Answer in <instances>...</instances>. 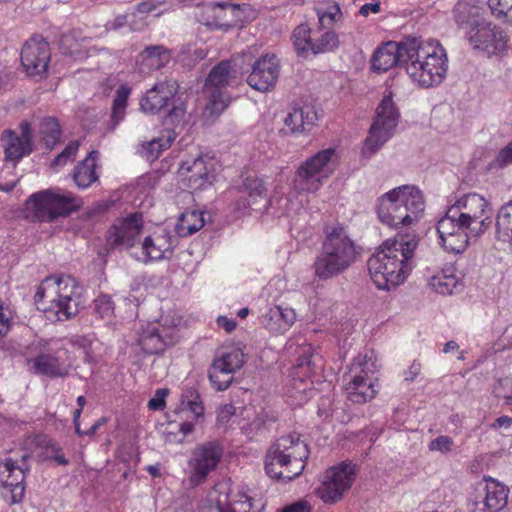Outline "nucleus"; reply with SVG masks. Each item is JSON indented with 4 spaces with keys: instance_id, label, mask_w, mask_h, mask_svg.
<instances>
[{
    "instance_id": "obj_32",
    "label": "nucleus",
    "mask_w": 512,
    "mask_h": 512,
    "mask_svg": "<svg viewBox=\"0 0 512 512\" xmlns=\"http://www.w3.org/2000/svg\"><path fill=\"white\" fill-rule=\"evenodd\" d=\"M31 371L37 375H45L51 378L66 377L68 370L62 366L57 356L50 353H41L28 360Z\"/></svg>"
},
{
    "instance_id": "obj_36",
    "label": "nucleus",
    "mask_w": 512,
    "mask_h": 512,
    "mask_svg": "<svg viewBox=\"0 0 512 512\" xmlns=\"http://www.w3.org/2000/svg\"><path fill=\"white\" fill-rule=\"evenodd\" d=\"M429 286L436 293L450 295L458 288L459 282L455 275L440 271L429 279Z\"/></svg>"
},
{
    "instance_id": "obj_20",
    "label": "nucleus",
    "mask_w": 512,
    "mask_h": 512,
    "mask_svg": "<svg viewBox=\"0 0 512 512\" xmlns=\"http://www.w3.org/2000/svg\"><path fill=\"white\" fill-rule=\"evenodd\" d=\"M355 472L351 464L342 463L325 472L321 485L317 488V496L325 503H335L342 499L354 481Z\"/></svg>"
},
{
    "instance_id": "obj_22",
    "label": "nucleus",
    "mask_w": 512,
    "mask_h": 512,
    "mask_svg": "<svg viewBox=\"0 0 512 512\" xmlns=\"http://www.w3.org/2000/svg\"><path fill=\"white\" fill-rule=\"evenodd\" d=\"M178 338L179 335L174 327L167 328L163 324L155 322L142 328L138 344L145 353L158 354L167 346L173 345Z\"/></svg>"
},
{
    "instance_id": "obj_26",
    "label": "nucleus",
    "mask_w": 512,
    "mask_h": 512,
    "mask_svg": "<svg viewBox=\"0 0 512 512\" xmlns=\"http://www.w3.org/2000/svg\"><path fill=\"white\" fill-rule=\"evenodd\" d=\"M5 151V159L17 163L24 156L32 151V131L30 124L22 122L20 124V135L11 130H6L2 137Z\"/></svg>"
},
{
    "instance_id": "obj_33",
    "label": "nucleus",
    "mask_w": 512,
    "mask_h": 512,
    "mask_svg": "<svg viewBox=\"0 0 512 512\" xmlns=\"http://www.w3.org/2000/svg\"><path fill=\"white\" fill-rule=\"evenodd\" d=\"M97 156V151H91L83 161L75 166L73 180L79 188L85 189L98 179L95 171Z\"/></svg>"
},
{
    "instance_id": "obj_62",
    "label": "nucleus",
    "mask_w": 512,
    "mask_h": 512,
    "mask_svg": "<svg viewBox=\"0 0 512 512\" xmlns=\"http://www.w3.org/2000/svg\"><path fill=\"white\" fill-rule=\"evenodd\" d=\"M380 11V3L379 2H376V3H367V4H364L361 8H360V11L359 13L364 16V17H367L370 13H378Z\"/></svg>"
},
{
    "instance_id": "obj_19",
    "label": "nucleus",
    "mask_w": 512,
    "mask_h": 512,
    "mask_svg": "<svg viewBox=\"0 0 512 512\" xmlns=\"http://www.w3.org/2000/svg\"><path fill=\"white\" fill-rule=\"evenodd\" d=\"M223 455L222 446L215 441L199 444L193 450L188 461L190 483L198 486L216 469Z\"/></svg>"
},
{
    "instance_id": "obj_3",
    "label": "nucleus",
    "mask_w": 512,
    "mask_h": 512,
    "mask_svg": "<svg viewBox=\"0 0 512 512\" xmlns=\"http://www.w3.org/2000/svg\"><path fill=\"white\" fill-rule=\"evenodd\" d=\"M405 70L413 82L421 87L440 84L447 73L448 58L445 49L436 40L422 41L406 38L404 47Z\"/></svg>"
},
{
    "instance_id": "obj_9",
    "label": "nucleus",
    "mask_w": 512,
    "mask_h": 512,
    "mask_svg": "<svg viewBox=\"0 0 512 512\" xmlns=\"http://www.w3.org/2000/svg\"><path fill=\"white\" fill-rule=\"evenodd\" d=\"M337 153L326 148L306 159L295 172L293 186L297 192H316L335 170Z\"/></svg>"
},
{
    "instance_id": "obj_59",
    "label": "nucleus",
    "mask_w": 512,
    "mask_h": 512,
    "mask_svg": "<svg viewBox=\"0 0 512 512\" xmlns=\"http://www.w3.org/2000/svg\"><path fill=\"white\" fill-rule=\"evenodd\" d=\"M10 328V313L6 314L0 305V337L5 336Z\"/></svg>"
},
{
    "instance_id": "obj_46",
    "label": "nucleus",
    "mask_w": 512,
    "mask_h": 512,
    "mask_svg": "<svg viewBox=\"0 0 512 512\" xmlns=\"http://www.w3.org/2000/svg\"><path fill=\"white\" fill-rule=\"evenodd\" d=\"M94 310L96 314L102 319H109L114 313V305L111 297L108 295H101L94 301Z\"/></svg>"
},
{
    "instance_id": "obj_30",
    "label": "nucleus",
    "mask_w": 512,
    "mask_h": 512,
    "mask_svg": "<svg viewBox=\"0 0 512 512\" xmlns=\"http://www.w3.org/2000/svg\"><path fill=\"white\" fill-rule=\"evenodd\" d=\"M317 113L311 107L293 108L284 118L283 134H296L305 131L315 125Z\"/></svg>"
},
{
    "instance_id": "obj_52",
    "label": "nucleus",
    "mask_w": 512,
    "mask_h": 512,
    "mask_svg": "<svg viewBox=\"0 0 512 512\" xmlns=\"http://www.w3.org/2000/svg\"><path fill=\"white\" fill-rule=\"evenodd\" d=\"M47 453H48V457L53 459L55 462H57V464L63 465V466L68 464V460L66 459V457L62 451V448L58 444L50 443L47 446Z\"/></svg>"
},
{
    "instance_id": "obj_43",
    "label": "nucleus",
    "mask_w": 512,
    "mask_h": 512,
    "mask_svg": "<svg viewBox=\"0 0 512 512\" xmlns=\"http://www.w3.org/2000/svg\"><path fill=\"white\" fill-rule=\"evenodd\" d=\"M242 191L247 193L249 198L255 199L257 197L265 196L266 187L262 179L253 175H248L243 180Z\"/></svg>"
},
{
    "instance_id": "obj_40",
    "label": "nucleus",
    "mask_w": 512,
    "mask_h": 512,
    "mask_svg": "<svg viewBox=\"0 0 512 512\" xmlns=\"http://www.w3.org/2000/svg\"><path fill=\"white\" fill-rule=\"evenodd\" d=\"M130 93H131V89L127 85H121L116 91V95L114 97L113 104H112V113H111V117H112V121L114 122V126L119 124L125 116L127 100H128Z\"/></svg>"
},
{
    "instance_id": "obj_34",
    "label": "nucleus",
    "mask_w": 512,
    "mask_h": 512,
    "mask_svg": "<svg viewBox=\"0 0 512 512\" xmlns=\"http://www.w3.org/2000/svg\"><path fill=\"white\" fill-rule=\"evenodd\" d=\"M204 212L197 210L186 211L181 214L177 223L180 236H189L199 231L205 224Z\"/></svg>"
},
{
    "instance_id": "obj_41",
    "label": "nucleus",
    "mask_w": 512,
    "mask_h": 512,
    "mask_svg": "<svg viewBox=\"0 0 512 512\" xmlns=\"http://www.w3.org/2000/svg\"><path fill=\"white\" fill-rule=\"evenodd\" d=\"M40 133L47 148H53L61 136V129L58 121L54 117L44 118L40 124Z\"/></svg>"
},
{
    "instance_id": "obj_58",
    "label": "nucleus",
    "mask_w": 512,
    "mask_h": 512,
    "mask_svg": "<svg viewBox=\"0 0 512 512\" xmlns=\"http://www.w3.org/2000/svg\"><path fill=\"white\" fill-rule=\"evenodd\" d=\"M421 372V364L417 361H413L409 368L404 372L405 380L412 382Z\"/></svg>"
},
{
    "instance_id": "obj_49",
    "label": "nucleus",
    "mask_w": 512,
    "mask_h": 512,
    "mask_svg": "<svg viewBox=\"0 0 512 512\" xmlns=\"http://www.w3.org/2000/svg\"><path fill=\"white\" fill-rule=\"evenodd\" d=\"M454 447V441L448 436H438L429 443V450L439 451L443 454H447L452 451Z\"/></svg>"
},
{
    "instance_id": "obj_23",
    "label": "nucleus",
    "mask_w": 512,
    "mask_h": 512,
    "mask_svg": "<svg viewBox=\"0 0 512 512\" xmlns=\"http://www.w3.org/2000/svg\"><path fill=\"white\" fill-rule=\"evenodd\" d=\"M143 229L141 213H133L118 220L109 230L107 241L112 247L131 248L139 240Z\"/></svg>"
},
{
    "instance_id": "obj_24",
    "label": "nucleus",
    "mask_w": 512,
    "mask_h": 512,
    "mask_svg": "<svg viewBox=\"0 0 512 512\" xmlns=\"http://www.w3.org/2000/svg\"><path fill=\"white\" fill-rule=\"evenodd\" d=\"M279 77V61L274 54H265L252 65L247 77L248 85L260 92L272 89Z\"/></svg>"
},
{
    "instance_id": "obj_48",
    "label": "nucleus",
    "mask_w": 512,
    "mask_h": 512,
    "mask_svg": "<svg viewBox=\"0 0 512 512\" xmlns=\"http://www.w3.org/2000/svg\"><path fill=\"white\" fill-rule=\"evenodd\" d=\"M78 149L79 142L71 141L70 143L67 144L65 149L54 158L51 165L53 167L65 165L69 159L73 158L76 155Z\"/></svg>"
},
{
    "instance_id": "obj_7",
    "label": "nucleus",
    "mask_w": 512,
    "mask_h": 512,
    "mask_svg": "<svg viewBox=\"0 0 512 512\" xmlns=\"http://www.w3.org/2000/svg\"><path fill=\"white\" fill-rule=\"evenodd\" d=\"M422 192L415 186L403 185L383 194L377 201L378 219L389 227L408 226L424 212Z\"/></svg>"
},
{
    "instance_id": "obj_1",
    "label": "nucleus",
    "mask_w": 512,
    "mask_h": 512,
    "mask_svg": "<svg viewBox=\"0 0 512 512\" xmlns=\"http://www.w3.org/2000/svg\"><path fill=\"white\" fill-rule=\"evenodd\" d=\"M491 223L492 209L487 200L477 193L467 194L449 207L438 221L440 243L446 251L462 253Z\"/></svg>"
},
{
    "instance_id": "obj_14",
    "label": "nucleus",
    "mask_w": 512,
    "mask_h": 512,
    "mask_svg": "<svg viewBox=\"0 0 512 512\" xmlns=\"http://www.w3.org/2000/svg\"><path fill=\"white\" fill-rule=\"evenodd\" d=\"M29 458L30 455L24 453L20 459L7 457L0 462L2 495L10 504H18L24 498L26 473L30 471Z\"/></svg>"
},
{
    "instance_id": "obj_35",
    "label": "nucleus",
    "mask_w": 512,
    "mask_h": 512,
    "mask_svg": "<svg viewBox=\"0 0 512 512\" xmlns=\"http://www.w3.org/2000/svg\"><path fill=\"white\" fill-rule=\"evenodd\" d=\"M176 138V132L168 127L159 137L154 138L146 143L145 154L148 160H154L159 157L160 153L168 149Z\"/></svg>"
},
{
    "instance_id": "obj_12",
    "label": "nucleus",
    "mask_w": 512,
    "mask_h": 512,
    "mask_svg": "<svg viewBox=\"0 0 512 512\" xmlns=\"http://www.w3.org/2000/svg\"><path fill=\"white\" fill-rule=\"evenodd\" d=\"M399 117L390 92L383 97L376 109L375 119L362 149L363 155L372 156L393 136Z\"/></svg>"
},
{
    "instance_id": "obj_28",
    "label": "nucleus",
    "mask_w": 512,
    "mask_h": 512,
    "mask_svg": "<svg viewBox=\"0 0 512 512\" xmlns=\"http://www.w3.org/2000/svg\"><path fill=\"white\" fill-rule=\"evenodd\" d=\"M405 45L406 39L399 43L391 41L380 46L372 56L373 70L386 72L398 64L405 67Z\"/></svg>"
},
{
    "instance_id": "obj_2",
    "label": "nucleus",
    "mask_w": 512,
    "mask_h": 512,
    "mask_svg": "<svg viewBox=\"0 0 512 512\" xmlns=\"http://www.w3.org/2000/svg\"><path fill=\"white\" fill-rule=\"evenodd\" d=\"M418 242L404 236L387 239L367 262L368 271L378 289L390 290L404 282L413 268Z\"/></svg>"
},
{
    "instance_id": "obj_37",
    "label": "nucleus",
    "mask_w": 512,
    "mask_h": 512,
    "mask_svg": "<svg viewBox=\"0 0 512 512\" xmlns=\"http://www.w3.org/2000/svg\"><path fill=\"white\" fill-rule=\"evenodd\" d=\"M317 359L320 360L319 357L313 354L310 346L303 347L297 359L296 374L304 377L315 374L317 369L321 368V365H318L316 362Z\"/></svg>"
},
{
    "instance_id": "obj_64",
    "label": "nucleus",
    "mask_w": 512,
    "mask_h": 512,
    "mask_svg": "<svg viewBox=\"0 0 512 512\" xmlns=\"http://www.w3.org/2000/svg\"><path fill=\"white\" fill-rule=\"evenodd\" d=\"M107 419L105 417L99 418L87 431H85V435L93 436L100 427L105 425Z\"/></svg>"
},
{
    "instance_id": "obj_4",
    "label": "nucleus",
    "mask_w": 512,
    "mask_h": 512,
    "mask_svg": "<svg viewBox=\"0 0 512 512\" xmlns=\"http://www.w3.org/2000/svg\"><path fill=\"white\" fill-rule=\"evenodd\" d=\"M83 289L69 277L45 278L35 293L38 310L50 321H66L75 317L84 305Z\"/></svg>"
},
{
    "instance_id": "obj_55",
    "label": "nucleus",
    "mask_w": 512,
    "mask_h": 512,
    "mask_svg": "<svg viewBox=\"0 0 512 512\" xmlns=\"http://www.w3.org/2000/svg\"><path fill=\"white\" fill-rule=\"evenodd\" d=\"M281 512H311V506L307 501L299 500L286 506Z\"/></svg>"
},
{
    "instance_id": "obj_42",
    "label": "nucleus",
    "mask_w": 512,
    "mask_h": 512,
    "mask_svg": "<svg viewBox=\"0 0 512 512\" xmlns=\"http://www.w3.org/2000/svg\"><path fill=\"white\" fill-rule=\"evenodd\" d=\"M496 227L512 241V200L504 204L497 215Z\"/></svg>"
},
{
    "instance_id": "obj_10",
    "label": "nucleus",
    "mask_w": 512,
    "mask_h": 512,
    "mask_svg": "<svg viewBox=\"0 0 512 512\" xmlns=\"http://www.w3.org/2000/svg\"><path fill=\"white\" fill-rule=\"evenodd\" d=\"M78 207L77 199L70 193L63 194L52 189L30 195L25 203L27 216L40 222H54L59 217L68 216Z\"/></svg>"
},
{
    "instance_id": "obj_50",
    "label": "nucleus",
    "mask_w": 512,
    "mask_h": 512,
    "mask_svg": "<svg viewBox=\"0 0 512 512\" xmlns=\"http://www.w3.org/2000/svg\"><path fill=\"white\" fill-rule=\"evenodd\" d=\"M340 14H341L340 8L337 5L329 8V10H327V11L319 10L317 12V15H318V23H319L320 28H325V27H329L330 25H332L336 21L337 17L340 16Z\"/></svg>"
},
{
    "instance_id": "obj_44",
    "label": "nucleus",
    "mask_w": 512,
    "mask_h": 512,
    "mask_svg": "<svg viewBox=\"0 0 512 512\" xmlns=\"http://www.w3.org/2000/svg\"><path fill=\"white\" fill-rule=\"evenodd\" d=\"M488 6L496 18L512 23V0H488Z\"/></svg>"
},
{
    "instance_id": "obj_27",
    "label": "nucleus",
    "mask_w": 512,
    "mask_h": 512,
    "mask_svg": "<svg viewBox=\"0 0 512 512\" xmlns=\"http://www.w3.org/2000/svg\"><path fill=\"white\" fill-rule=\"evenodd\" d=\"M175 246V239L165 229L146 236L142 242L144 261H158L170 258Z\"/></svg>"
},
{
    "instance_id": "obj_63",
    "label": "nucleus",
    "mask_w": 512,
    "mask_h": 512,
    "mask_svg": "<svg viewBox=\"0 0 512 512\" xmlns=\"http://www.w3.org/2000/svg\"><path fill=\"white\" fill-rule=\"evenodd\" d=\"M512 424V418H510L509 416H501V417H498L494 423L491 425L492 428L494 429H498V428H506L508 429Z\"/></svg>"
},
{
    "instance_id": "obj_61",
    "label": "nucleus",
    "mask_w": 512,
    "mask_h": 512,
    "mask_svg": "<svg viewBox=\"0 0 512 512\" xmlns=\"http://www.w3.org/2000/svg\"><path fill=\"white\" fill-rule=\"evenodd\" d=\"M217 323L219 327H222L228 333L232 332L236 327V322L225 316H219Z\"/></svg>"
},
{
    "instance_id": "obj_11",
    "label": "nucleus",
    "mask_w": 512,
    "mask_h": 512,
    "mask_svg": "<svg viewBox=\"0 0 512 512\" xmlns=\"http://www.w3.org/2000/svg\"><path fill=\"white\" fill-rule=\"evenodd\" d=\"M177 89L178 85L174 80L156 83L140 99V110L145 114L154 115L171 103L172 107L164 119V124H179L185 115L186 106L181 99H175Z\"/></svg>"
},
{
    "instance_id": "obj_54",
    "label": "nucleus",
    "mask_w": 512,
    "mask_h": 512,
    "mask_svg": "<svg viewBox=\"0 0 512 512\" xmlns=\"http://www.w3.org/2000/svg\"><path fill=\"white\" fill-rule=\"evenodd\" d=\"M166 390H157L155 396L149 400L148 407L151 410H162L165 406Z\"/></svg>"
},
{
    "instance_id": "obj_16",
    "label": "nucleus",
    "mask_w": 512,
    "mask_h": 512,
    "mask_svg": "<svg viewBox=\"0 0 512 512\" xmlns=\"http://www.w3.org/2000/svg\"><path fill=\"white\" fill-rule=\"evenodd\" d=\"M264 504L244 492L226 493L218 488L211 490L201 500L199 512H261Z\"/></svg>"
},
{
    "instance_id": "obj_5",
    "label": "nucleus",
    "mask_w": 512,
    "mask_h": 512,
    "mask_svg": "<svg viewBox=\"0 0 512 512\" xmlns=\"http://www.w3.org/2000/svg\"><path fill=\"white\" fill-rule=\"evenodd\" d=\"M453 18L474 50L490 56L505 49L507 40L503 30L485 19L481 7L469 1H459L454 6Z\"/></svg>"
},
{
    "instance_id": "obj_60",
    "label": "nucleus",
    "mask_w": 512,
    "mask_h": 512,
    "mask_svg": "<svg viewBox=\"0 0 512 512\" xmlns=\"http://www.w3.org/2000/svg\"><path fill=\"white\" fill-rule=\"evenodd\" d=\"M200 397V394L198 390L194 387H187L184 389L181 395V403L182 405L187 404L188 402H191L195 399H198Z\"/></svg>"
},
{
    "instance_id": "obj_8",
    "label": "nucleus",
    "mask_w": 512,
    "mask_h": 512,
    "mask_svg": "<svg viewBox=\"0 0 512 512\" xmlns=\"http://www.w3.org/2000/svg\"><path fill=\"white\" fill-rule=\"evenodd\" d=\"M308 456V446L298 434L282 436L266 455V473L274 479L293 480L303 472Z\"/></svg>"
},
{
    "instance_id": "obj_29",
    "label": "nucleus",
    "mask_w": 512,
    "mask_h": 512,
    "mask_svg": "<svg viewBox=\"0 0 512 512\" xmlns=\"http://www.w3.org/2000/svg\"><path fill=\"white\" fill-rule=\"evenodd\" d=\"M178 172L187 180L188 186L194 190L203 188L206 183H211L213 178L208 164L202 156L183 161Z\"/></svg>"
},
{
    "instance_id": "obj_45",
    "label": "nucleus",
    "mask_w": 512,
    "mask_h": 512,
    "mask_svg": "<svg viewBox=\"0 0 512 512\" xmlns=\"http://www.w3.org/2000/svg\"><path fill=\"white\" fill-rule=\"evenodd\" d=\"M262 324L271 332L283 334L282 324L280 320V306L269 308L262 315Z\"/></svg>"
},
{
    "instance_id": "obj_13",
    "label": "nucleus",
    "mask_w": 512,
    "mask_h": 512,
    "mask_svg": "<svg viewBox=\"0 0 512 512\" xmlns=\"http://www.w3.org/2000/svg\"><path fill=\"white\" fill-rule=\"evenodd\" d=\"M231 79L229 61H221L210 71L205 83L210 94L203 110L205 120L214 121L229 105L230 96L223 88L231 84Z\"/></svg>"
},
{
    "instance_id": "obj_39",
    "label": "nucleus",
    "mask_w": 512,
    "mask_h": 512,
    "mask_svg": "<svg viewBox=\"0 0 512 512\" xmlns=\"http://www.w3.org/2000/svg\"><path fill=\"white\" fill-rule=\"evenodd\" d=\"M312 53L314 55L332 52L339 46L338 35L331 30H326L320 36L313 38Z\"/></svg>"
},
{
    "instance_id": "obj_57",
    "label": "nucleus",
    "mask_w": 512,
    "mask_h": 512,
    "mask_svg": "<svg viewBox=\"0 0 512 512\" xmlns=\"http://www.w3.org/2000/svg\"><path fill=\"white\" fill-rule=\"evenodd\" d=\"M161 2L155 1V0H148L141 2L137 5V12L141 14L150 13L157 9L159 5H161Z\"/></svg>"
},
{
    "instance_id": "obj_31",
    "label": "nucleus",
    "mask_w": 512,
    "mask_h": 512,
    "mask_svg": "<svg viewBox=\"0 0 512 512\" xmlns=\"http://www.w3.org/2000/svg\"><path fill=\"white\" fill-rule=\"evenodd\" d=\"M169 59L170 53L163 45H151L139 54L137 64L141 73H148L162 68Z\"/></svg>"
},
{
    "instance_id": "obj_47",
    "label": "nucleus",
    "mask_w": 512,
    "mask_h": 512,
    "mask_svg": "<svg viewBox=\"0 0 512 512\" xmlns=\"http://www.w3.org/2000/svg\"><path fill=\"white\" fill-rule=\"evenodd\" d=\"M512 165V140L499 150L494 160L490 163L491 168H504Z\"/></svg>"
},
{
    "instance_id": "obj_6",
    "label": "nucleus",
    "mask_w": 512,
    "mask_h": 512,
    "mask_svg": "<svg viewBox=\"0 0 512 512\" xmlns=\"http://www.w3.org/2000/svg\"><path fill=\"white\" fill-rule=\"evenodd\" d=\"M358 246L343 227H333L317 252L312 268L320 281L334 279L346 272L357 260Z\"/></svg>"
},
{
    "instance_id": "obj_38",
    "label": "nucleus",
    "mask_w": 512,
    "mask_h": 512,
    "mask_svg": "<svg viewBox=\"0 0 512 512\" xmlns=\"http://www.w3.org/2000/svg\"><path fill=\"white\" fill-rule=\"evenodd\" d=\"M292 41L299 55H304L309 51L312 52L313 38L311 37V29L308 25H298L292 33Z\"/></svg>"
},
{
    "instance_id": "obj_17",
    "label": "nucleus",
    "mask_w": 512,
    "mask_h": 512,
    "mask_svg": "<svg viewBox=\"0 0 512 512\" xmlns=\"http://www.w3.org/2000/svg\"><path fill=\"white\" fill-rule=\"evenodd\" d=\"M229 15L239 21H249L254 18L255 11L248 4L212 3L198 7L195 17L207 27L227 29L232 26L228 22Z\"/></svg>"
},
{
    "instance_id": "obj_51",
    "label": "nucleus",
    "mask_w": 512,
    "mask_h": 512,
    "mask_svg": "<svg viewBox=\"0 0 512 512\" xmlns=\"http://www.w3.org/2000/svg\"><path fill=\"white\" fill-rule=\"evenodd\" d=\"M235 407L232 404H224L217 410V424L226 427L235 414Z\"/></svg>"
},
{
    "instance_id": "obj_21",
    "label": "nucleus",
    "mask_w": 512,
    "mask_h": 512,
    "mask_svg": "<svg viewBox=\"0 0 512 512\" xmlns=\"http://www.w3.org/2000/svg\"><path fill=\"white\" fill-rule=\"evenodd\" d=\"M49 44L40 35L31 37L21 51V62L26 72L31 76H42L50 61Z\"/></svg>"
},
{
    "instance_id": "obj_25",
    "label": "nucleus",
    "mask_w": 512,
    "mask_h": 512,
    "mask_svg": "<svg viewBox=\"0 0 512 512\" xmlns=\"http://www.w3.org/2000/svg\"><path fill=\"white\" fill-rule=\"evenodd\" d=\"M477 500L476 506L482 504V508H478L483 512H499L508 501V488L500 482L492 478H484L477 484Z\"/></svg>"
},
{
    "instance_id": "obj_53",
    "label": "nucleus",
    "mask_w": 512,
    "mask_h": 512,
    "mask_svg": "<svg viewBox=\"0 0 512 512\" xmlns=\"http://www.w3.org/2000/svg\"><path fill=\"white\" fill-rule=\"evenodd\" d=\"M280 320L283 333L286 332L296 320V314L291 308L280 307Z\"/></svg>"
},
{
    "instance_id": "obj_18",
    "label": "nucleus",
    "mask_w": 512,
    "mask_h": 512,
    "mask_svg": "<svg viewBox=\"0 0 512 512\" xmlns=\"http://www.w3.org/2000/svg\"><path fill=\"white\" fill-rule=\"evenodd\" d=\"M244 353L236 347L222 348L213 360L209 380L217 391L226 390L233 381L232 374L244 365Z\"/></svg>"
},
{
    "instance_id": "obj_15",
    "label": "nucleus",
    "mask_w": 512,
    "mask_h": 512,
    "mask_svg": "<svg viewBox=\"0 0 512 512\" xmlns=\"http://www.w3.org/2000/svg\"><path fill=\"white\" fill-rule=\"evenodd\" d=\"M377 367L367 355H359L354 359L351 371L354 373L346 385L348 399L357 404L372 400L377 391L374 388L375 378L373 374Z\"/></svg>"
},
{
    "instance_id": "obj_56",
    "label": "nucleus",
    "mask_w": 512,
    "mask_h": 512,
    "mask_svg": "<svg viewBox=\"0 0 512 512\" xmlns=\"http://www.w3.org/2000/svg\"><path fill=\"white\" fill-rule=\"evenodd\" d=\"M184 406L187 407L188 410L191 413H193L196 418H200L204 414V406L201 397H198V399L188 402Z\"/></svg>"
}]
</instances>
